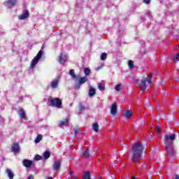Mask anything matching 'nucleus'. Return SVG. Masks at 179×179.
Listing matches in <instances>:
<instances>
[{
	"label": "nucleus",
	"instance_id": "nucleus-44",
	"mask_svg": "<svg viewBox=\"0 0 179 179\" xmlns=\"http://www.w3.org/2000/svg\"><path fill=\"white\" fill-rule=\"evenodd\" d=\"M178 48H179V45H178Z\"/></svg>",
	"mask_w": 179,
	"mask_h": 179
},
{
	"label": "nucleus",
	"instance_id": "nucleus-3",
	"mask_svg": "<svg viewBox=\"0 0 179 179\" xmlns=\"http://www.w3.org/2000/svg\"><path fill=\"white\" fill-rule=\"evenodd\" d=\"M48 104L50 107H56V108H62V99L59 98L48 99Z\"/></svg>",
	"mask_w": 179,
	"mask_h": 179
},
{
	"label": "nucleus",
	"instance_id": "nucleus-39",
	"mask_svg": "<svg viewBox=\"0 0 179 179\" xmlns=\"http://www.w3.org/2000/svg\"><path fill=\"white\" fill-rule=\"evenodd\" d=\"M79 129H77L76 130H75V134H79Z\"/></svg>",
	"mask_w": 179,
	"mask_h": 179
},
{
	"label": "nucleus",
	"instance_id": "nucleus-30",
	"mask_svg": "<svg viewBox=\"0 0 179 179\" xmlns=\"http://www.w3.org/2000/svg\"><path fill=\"white\" fill-rule=\"evenodd\" d=\"M128 66H129V69H132L134 68V61L129 60L128 62Z\"/></svg>",
	"mask_w": 179,
	"mask_h": 179
},
{
	"label": "nucleus",
	"instance_id": "nucleus-16",
	"mask_svg": "<svg viewBox=\"0 0 179 179\" xmlns=\"http://www.w3.org/2000/svg\"><path fill=\"white\" fill-rule=\"evenodd\" d=\"M58 80H54L51 82L50 87L52 89H57V87H58Z\"/></svg>",
	"mask_w": 179,
	"mask_h": 179
},
{
	"label": "nucleus",
	"instance_id": "nucleus-5",
	"mask_svg": "<svg viewBox=\"0 0 179 179\" xmlns=\"http://www.w3.org/2000/svg\"><path fill=\"white\" fill-rule=\"evenodd\" d=\"M136 82L138 86L141 87V90L145 92L146 90V80L145 78L142 79L141 81L139 79H136Z\"/></svg>",
	"mask_w": 179,
	"mask_h": 179
},
{
	"label": "nucleus",
	"instance_id": "nucleus-37",
	"mask_svg": "<svg viewBox=\"0 0 179 179\" xmlns=\"http://www.w3.org/2000/svg\"><path fill=\"white\" fill-rule=\"evenodd\" d=\"M156 130L157 131L158 134H160L161 131L159 128L156 127Z\"/></svg>",
	"mask_w": 179,
	"mask_h": 179
},
{
	"label": "nucleus",
	"instance_id": "nucleus-17",
	"mask_svg": "<svg viewBox=\"0 0 179 179\" xmlns=\"http://www.w3.org/2000/svg\"><path fill=\"white\" fill-rule=\"evenodd\" d=\"M68 122H69V120H68V119H65L64 121L59 122L58 125L60 128H62V127H66V124H68Z\"/></svg>",
	"mask_w": 179,
	"mask_h": 179
},
{
	"label": "nucleus",
	"instance_id": "nucleus-22",
	"mask_svg": "<svg viewBox=\"0 0 179 179\" xmlns=\"http://www.w3.org/2000/svg\"><path fill=\"white\" fill-rule=\"evenodd\" d=\"M96 94V89L94 88H90L89 90V96L90 97H93Z\"/></svg>",
	"mask_w": 179,
	"mask_h": 179
},
{
	"label": "nucleus",
	"instance_id": "nucleus-25",
	"mask_svg": "<svg viewBox=\"0 0 179 179\" xmlns=\"http://www.w3.org/2000/svg\"><path fill=\"white\" fill-rule=\"evenodd\" d=\"M42 140H43V135L38 134L35 139V143H38Z\"/></svg>",
	"mask_w": 179,
	"mask_h": 179
},
{
	"label": "nucleus",
	"instance_id": "nucleus-11",
	"mask_svg": "<svg viewBox=\"0 0 179 179\" xmlns=\"http://www.w3.org/2000/svg\"><path fill=\"white\" fill-rule=\"evenodd\" d=\"M18 115L20 116V118H21V120H24V118H26V113H24V110L22 108H19Z\"/></svg>",
	"mask_w": 179,
	"mask_h": 179
},
{
	"label": "nucleus",
	"instance_id": "nucleus-43",
	"mask_svg": "<svg viewBox=\"0 0 179 179\" xmlns=\"http://www.w3.org/2000/svg\"><path fill=\"white\" fill-rule=\"evenodd\" d=\"M70 174H73V172H72V171H71V172H70Z\"/></svg>",
	"mask_w": 179,
	"mask_h": 179
},
{
	"label": "nucleus",
	"instance_id": "nucleus-36",
	"mask_svg": "<svg viewBox=\"0 0 179 179\" xmlns=\"http://www.w3.org/2000/svg\"><path fill=\"white\" fill-rule=\"evenodd\" d=\"M27 179H34V176H33V175H30Z\"/></svg>",
	"mask_w": 179,
	"mask_h": 179
},
{
	"label": "nucleus",
	"instance_id": "nucleus-4",
	"mask_svg": "<svg viewBox=\"0 0 179 179\" xmlns=\"http://www.w3.org/2000/svg\"><path fill=\"white\" fill-rule=\"evenodd\" d=\"M42 57H43V50H40L36 55V56L31 62L30 66L31 69H34V68H36V66L37 65V64H38V61L41 59Z\"/></svg>",
	"mask_w": 179,
	"mask_h": 179
},
{
	"label": "nucleus",
	"instance_id": "nucleus-42",
	"mask_svg": "<svg viewBox=\"0 0 179 179\" xmlns=\"http://www.w3.org/2000/svg\"><path fill=\"white\" fill-rule=\"evenodd\" d=\"M48 179H54L52 177H49Z\"/></svg>",
	"mask_w": 179,
	"mask_h": 179
},
{
	"label": "nucleus",
	"instance_id": "nucleus-8",
	"mask_svg": "<svg viewBox=\"0 0 179 179\" xmlns=\"http://www.w3.org/2000/svg\"><path fill=\"white\" fill-rule=\"evenodd\" d=\"M22 164L24 167H27V169H30V167L33 166V161L30 159H24L22 162Z\"/></svg>",
	"mask_w": 179,
	"mask_h": 179
},
{
	"label": "nucleus",
	"instance_id": "nucleus-27",
	"mask_svg": "<svg viewBox=\"0 0 179 179\" xmlns=\"http://www.w3.org/2000/svg\"><path fill=\"white\" fill-rule=\"evenodd\" d=\"M69 75L70 76H71V78H73V79H75V78H76V74H75V70L73 69H71L69 71Z\"/></svg>",
	"mask_w": 179,
	"mask_h": 179
},
{
	"label": "nucleus",
	"instance_id": "nucleus-24",
	"mask_svg": "<svg viewBox=\"0 0 179 179\" xmlns=\"http://www.w3.org/2000/svg\"><path fill=\"white\" fill-rule=\"evenodd\" d=\"M83 179H92L90 178V171H87L86 172L84 173Z\"/></svg>",
	"mask_w": 179,
	"mask_h": 179
},
{
	"label": "nucleus",
	"instance_id": "nucleus-9",
	"mask_svg": "<svg viewBox=\"0 0 179 179\" xmlns=\"http://www.w3.org/2000/svg\"><path fill=\"white\" fill-rule=\"evenodd\" d=\"M17 2V0H7V1L5 2V4L8 8H13V6L16 5Z\"/></svg>",
	"mask_w": 179,
	"mask_h": 179
},
{
	"label": "nucleus",
	"instance_id": "nucleus-12",
	"mask_svg": "<svg viewBox=\"0 0 179 179\" xmlns=\"http://www.w3.org/2000/svg\"><path fill=\"white\" fill-rule=\"evenodd\" d=\"M20 148L19 147V143H14L11 146L12 152L14 153H17L18 150H20Z\"/></svg>",
	"mask_w": 179,
	"mask_h": 179
},
{
	"label": "nucleus",
	"instance_id": "nucleus-20",
	"mask_svg": "<svg viewBox=\"0 0 179 179\" xmlns=\"http://www.w3.org/2000/svg\"><path fill=\"white\" fill-rule=\"evenodd\" d=\"M6 173L8 174V177H9L10 179H13V172H12L10 169H7Z\"/></svg>",
	"mask_w": 179,
	"mask_h": 179
},
{
	"label": "nucleus",
	"instance_id": "nucleus-7",
	"mask_svg": "<svg viewBox=\"0 0 179 179\" xmlns=\"http://www.w3.org/2000/svg\"><path fill=\"white\" fill-rule=\"evenodd\" d=\"M117 103H114L110 107V114L115 117L117 115Z\"/></svg>",
	"mask_w": 179,
	"mask_h": 179
},
{
	"label": "nucleus",
	"instance_id": "nucleus-23",
	"mask_svg": "<svg viewBox=\"0 0 179 179\" xmlns=\"http://www.w3.org/2000/svg\"><path fill=\"white\" fill-rule=\"evenodd\" d=\"M92 129L94 132H99V124L97 122L92 124Z\"/></svg>",
	"mask_w": 179,
	"mask_h": 179
},
{
	"label": "nucleus",
	"instance_id": "nucleus-34",
	"mask_svg": "<svg viewBox=\"0 0 179 179\" xmlns=\"http://www.w3.org/2000/svg\"><path fill=\"white\" fill-rule=\"evenodd\" d=\"M83 110H85V106L82 104H80V107H79V113H82L83 111Z\"/></svg>",
	"mask_w": 179,
	"mask_h": 179
},
{
	"label": "nucleus",
	"instance_id": "nucleus-19",
	"mask_svg": "<svg viewBox=\"0 0 179 179\" xmlns=\"http://www.w3.org/2000/svg\"><path fill=\"white\" fill-rule=\"evenodd\" d=\"M153 75H155V73H150L148 76H147L145 80L149 85H152V78H150V76H153Z\"/></svg>",
	"mask_w": 179,
	"mask_h": 179
},
{
	"label": "nucleus",
	"instance_id": "nucleus-28",
	"mask_svg": "<svg viewBox=\"0 0 179 179\" xmlns=\"http://www.w3.org/2000/svg\"><path fill=\"white\" fill-rule=\"evenodd\" d=\"M50 156H51V153H50V152L45 151L43 153V157L44 159H50Z\"/></svg>",
	"mask_w": 179,
	"mask_h": 179
},
{
	"label": "nucleus",
	"instance_id": "nucleus-38",
	"mask_svg": "<svg viewBox=\"0 0 179 179\" xmlns=\"http://www.w3.org/2000/svg\"><path fill=\"white\" fill-rule=\"evenodd\" d=\"M175 179H179V175L178 174L175 175Z\"/></svg>",
	"mask_w": 179,
	"mask_h": 179
},
{
	"label": "nucleus",
	"instance_id": "nucleus-40",
	"mask_svg": "<svg viewBox=\"0 0 179 179\" xmlns=\"http://www.w3.org/2000/svg\"><path fill=\"white\" fill-rule=\"evenodd\" d=\"M113 160H115V159H117V157H113Z\"/></svg>",
	"mask_w": 179,
	"mask_h": 179
},
{
	"label": "nucleus",
	"instance_id": "nucleus-14",
	"mask_svg": "<svg viewBox=\"0 0 179 179\" xmlns=\"http://www.w3.org/2000/svg\"><path fill=\"white\" fill-rule=\"evenodd\" d=\"M29 10H24V14L20 15L19 19L21 20H24V19H27V17H29Z\"/></svg>",
	"mask_w": 179,
	"mask_h": 179
},
{
	"label": "nucleus",
	"instance_id": "nucleus-32",
	"mask_svg": "<svg viewBox=\"0 0 179 179\" xmlns=\"http://www.w3.org/2000/svg\"><path fill=\"white\" fill-rule=\"evenodd\" d=\"M179 54H176L173 56V60L175 61V62H178L179 59Z\"/></svg>",
	"mask_w": 179,
	"mask_h": 179
},
{
	"label": "nucleus",
	"instance_id": "nucleus-18",
	"mask_svg": "<svg viewBox=\"0 0 179 179\" xmlns=\"http://www.w3.org/2000/svg\"><path fill=\"white\" fill-rule=\"evenodd\" d=\"M87 81V77L84 76L79 78L78 83L79 85H83V83H86Z\"/></svg>",
	"mask_w": 179,
	"mask_h": 179
},
{
	"label": "nucleus",
	"instance_id": "nucleus-26",
	"mask_svg": "<svg viewBox=\"0 0 179 179\" xmlns=\"http://www.w3.org/2000/svg\"><path fill=\"white\" fill-rule=\"evenodd\" d=\"M115 89L116 92H121V90H122V84H117V85H115Z\"/></svg>",
	"mask_w": 179,
	"mask_h": 179
},
{
	"label": "nucleus",
	"instance_id": "nucleus-33",
	"mask_svg": "<svg viewBox=\"0 0 179 179\" xmlns=\"http://www.w3.org/2000/svg\"><path fill=\"white\" fill-rule=\"evenodd\" d=\"M41 159H43V157L39 155H36L34 157V160H36V162H38V160H41Z\"/></svg>",
	"mask_w": 179,
	"mask_h": 179
},
{
	"label": "nucleus",
	"instance_id": "nucleus-1",
	"mask_svg": "<svg viewBox=\"0 0 179 179\" xmlns=\"http://www.w3.org/2000/svg\"><path fill=\"white\" fill-rule=\"evenodd\" d=\"M177 134H173L170 136H164V142L165 145V152L169 157H174L176 156V150L174 149V141Z\"/></svg>",
	"mask_w": 179,
	"mask_h": 179
},
{
	"label": "nucleus",
	"instance_id": "nucleus-10",
	"mask_svg": "<svg viewBox=\"0 0 179 179\" xmlns=\"http://www.w3.org/2000/svg\"><path fill=\"white\" fill-rule=\"evenodd\" d=\"M61 168V159H57L54 162L53 170L58 171Z\"/></svg>",
	"mask_w": 179,
	"mask_h": 179
},
{
	"label": "nucleus",
	"instance_id": "nucleus-15",
	"mask_svg": "<svg viewBox=\"0 0 179 179\" xmlns=\"http://www.w3.org/2000/svg\"><path fill=\"white\" fill-rule=\"evenodd\" d=\"M123 116L124 117V118H127L128 120H129V118H131V117H132V110H127L124 114L123 115Z\"/></svg>",
	"mask_w": 179,
	"mask_h": 179
},
{
	"label": "nucleus",
	"instance_id": "nucleus-2",
	"mask_svg": "<svg viewBox=\"0 0 179 179\" xmlns=\"http://www.w3.org/2000/svg\"><path fill=\"white\" fill-rule=\"evenodd\" d=\"M143 145L137 142L131 146V160L133 162H139L142 159V154L143 153Z\"/></svg>",
	"mask_w": 179,
	"mask_h": 179
},
{
	"label": "nucleus",
	"instance_id": "nucleus-6",
	"mask_svg": "<svg viewBox=\"0 0 179 179\" xmlns=\"http://www.w3.org/2000/svg\"><path fill=\"white\" fill-rule=\"evenodd\" d=\"M57 61L59 62V64H65V62L68 61V56H66V55H64L63 53H60Z\"/></svg>",
	"mask_w": 179,
	"mask_h": 179
},
{
	"label": "nucleus",
	"instance_id": "nucleus-35",
	"mask_svg": "<svg viewBox=\"0 0 179 179\" xmlns=\"http://www.w3.org/2000/svg\"><path fill=\"white\" fill-rule=\"evenodd\" d=\"M143 2L146 5H149V3H150V0H143Z\"/></svg>",
	"mask_w": 179,
	"mask_h": 179
},
{
	"label": "nucleus",
	"instance_id": "nucleus-31",
	"mask_svg": "<svg viewBox=\"0 0 179 179\" xmlns=\"http://www.w3.org/2000/svg\"><path fill=\"white\" fill-rule=\"evenodd\" d=\"M84 73H85V75H86V76L90 75V69H89V68H85V69H84Z\"/></svg>",
	"mask_w": 179,
	"mask_h": 179
},
{
	"label": "nucleus",
	"instance_id": "nucleus-21",
	"mask_svg": "<svg viewBox=\"0 0 179 179\" xmlns=\"http://www.w3.org/2000/svg\"><path fill=\"white\" fill-rule=\"evenodd\" d=\"M98 89L100 90V92H104V90H106V86L103 83H99Z\"/></svg>",
	"mask_w": 179,
	"mask_h": 179
},
{
	"label": "nucleus",
	"instance_id": "nucleus-13",
	"mask_svg": "<svg viewBox=\"0 0 179 179\" xmlns=\"http://www.w3.org/2000/svg\"><path fill=\"white\" fill-rule=\"evenodd\" d=\"M81 155L83 157H85V159H89L90 157V151L87 150H84L81 152Z\"/></svg>",
	"mask_w": 179,
	"mask_h": 179
},
{
	"label": "nucleus",
	"instance_id": "nucleus-41",
	"mask_svg": "<svg viewBox=\"0 0 179 179\" xmlns=\"http://www.w3.org/2000/svg\"><path fill=\"white\" fill-rule=\"evenodd\" d=\"M115 153V151H113L111 152V155H114Z\"/></svg>",
	"mask_w": 179,
	"mask_h": 179
},
{
	"label": "nucleus",
	"instance_id": "nucleus-29",
	"mask_svg": "<svg viewBox=\"0 0 179 179\" xmlns=\"http://www.w3.org/2000/svg\"><path fill=\"white\" fill-rule=\"evenodd\" d=\"M106 59H107V53L103 52L101 55V60L106 61Z\"/></svg>",
	"mask_w": 179,
	"mask_h": 179
}]
</instances>
